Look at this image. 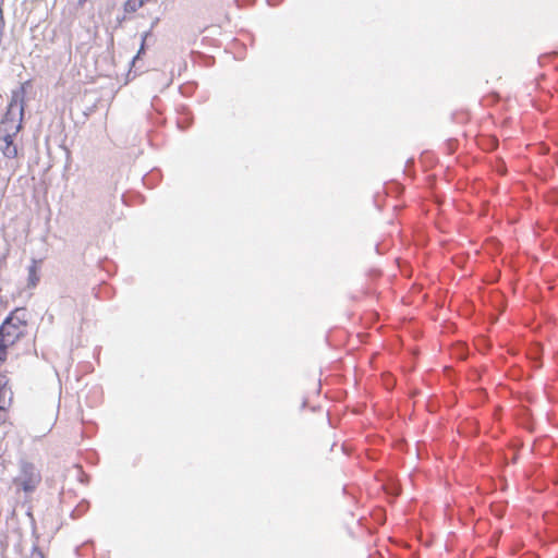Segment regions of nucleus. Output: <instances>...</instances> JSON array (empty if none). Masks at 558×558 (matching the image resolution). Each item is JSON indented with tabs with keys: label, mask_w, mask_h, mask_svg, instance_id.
<instances>
[{
	"label": "nucleus",
	"mask_w": 558,
	"mask_h": 558,
	"mask_svg": "<svg viewBox=\"0 0 558 558\" xmlns=\"http://www.w3.org/2000/svg\"><path fill=\"white\" fill-rule=\"evenodd\" d=\"M28 311L26 307L13 308L0 324V337L15 344L27 333Z\"/></svg>",
	"instance_id": "nucleus-1"
},
{
	"label": "nucleus",
	"mask_w": 558,
	"mask_h": 558,
	"mask_svg": "<svg viewBox=\"0 0 558 558\" xmlns=\"http://www.w3.org/2000/svg\"><path fill=\"white\" fill-rule=\"evenodd\" d=\"M19 465L20 474L13 478V484L25 494H33L41 482L40 472L25 459H21Z\"/></svg>",
	"instance_id": "nucleus-2"
},
{
	"label": "nucleus",
	"mask_w": 558,
	"mask_h": 558,
	"mask_svg": "<svg viewBox=\"0 0 558 558\" xmlns=\"http://www.w3.org/2000/svg\"><path fill=\"white\" fill-rule=\"evenodd\" d=\"M24 116L19 114V107L7 105L5 111L0 120V133L19 135L23 129Z\"/></svg>",
	"instance_id": "nucleus-3"
},
{
	"label": "nucleus",
	"mask_w": 558,
	"mask_h": 558,
	"mask_svg": "<svg viewBox=\"0 0 558 558\" xmlns=\"http://www.w3.org/2000/svg\"><path fill=\"white\" fill-rule=\"evenodd\" d=\"M17 136L7 132L0 133V153L4 158L15 159L19 156Z\"/></svg>",
	"instance_id": "nucleus-4"
},
{
	"label": "nucleus",
	"mask_w": 558,
	"mask_h": 558,
	"mask_svg": "<svg viewBox=\"0 0 558 558\" xmlns=\"http://www.w3.org/2000/svg\"><path fill=\"white\" fill-rule=\"evenodd\" d=\"M31 86L32 81L27 80L21 83V85L17 88L12 89L11 92V97L8 104L14 107H19V114L21 116H25V95L27 93L28 87Z\"/></svg>",
	"instance_id": "nucleus-5"
},
{
	"label": "nucleus",
	"mask_w": 558,
	"mask_h": 558,
	"mask_svg": "<svg viewBox=\"0 0 558 558\" xmlns=\"http://www.w3.org/2000/svg\"><path fill=\"white\" fill-rule=\"evenodd\" d=\"M487 302L490 304V306L494 310V313L490 314V316H492L490 320L493 324H495L498 320L499 316L506 311V307H507L506 296L499 291H492L487 295Z\"/></svg>",
	"instance_id": "nucleus-6"
},
{
	"label": "nucleus",
	"mask_w": 558,
	"mask_h": 558,
	"mask_svg": "<svg viewBox=\"0 0 558 558\" xmlns=\"http://www.w3.org/2000/svg\"><path fill=\"white\" fill-rule=\"evenodd\" d=\"M149 39H154V34L150 33V31H145L141 35L140 48H138L136 54L132 58V60L130 62V70H129V73H128L129 77L131 76V74H133V77H135L137 75L136 63L142 58V56H144L146 53V50H147V47H148L147 43H148Z\"/></svg>",
	"instance_id": "nucleus-7"
},
{
	"label": "nucleus",
	"mask_w": 558,
	"mask_h": 558,
	"mask_svg": "<svg viewBox=\"0 0 558 558\" xmlns=\"http://www.w3.org/2000/svg\"><path fill=\"white\" fill-rule=\"evenodd\" d=\"M13 399V392L9 387V378L0 372V411H7Z\"/></svg>",
	"instance_id": "nucleus-8"
},
{
	"label": "nucleus",
	"mask_w": 558,
	"mask_h": 558,
	"mask_svg": "<svg viewBox=\"0 0 558 558\" xmlns=\"http://www.w3.org/2000/svg\"><path fill=\"white\" fill-rule=\"evenodd\" d=\"M177 112H178V116H179V118L177 120V126L181 131H185L194 122L193 113H192V111L190 110V108L186 105H180L177 108Z\"/></svg>",
	"instance_id": "nucleus-9"
},
{
	"label": "nucleus",
	"mask_w": 558,
	"mask_h": 558,
	"mask_svg": "<svg viewBox=\"0 0 558 558\" xmlns=\"http://www.w3.org/2000/svg\"><path fill=\"white\" fill-rule=\"evenodd\" d=\"M517 423L529 432L534 429V422L531 411L526 407H521L515 413Z\"/></svg>",
	"instance_id": "nucleus-10"
},
{
	"label": "nucleus",
	"mask_w": 558,
	"mask_h": 558,
	"mask_svg": "<svg viewBox=\"0 0 558 558\" xmlns=\"http://www.w3.org/2000/svg\"><path fill=\"white\" fill-rule=\"evenodd\" d=\"M37 260L33 259L32 264L28 266V278H27V287L34 288L39 282V274H38Z\"/></svg>",
	"instance_id": "nucleus-11"
},
{
	"label": "nucleus",
	"mask_w": 558,
	"mask_h": 558,
	"mask_svg": "<svg viewBox=\"0 0 558 558\" xmlns=\"http://www.w3.org/2000/svg\"><path fill=\"white\" fill-rule=\"evenodd\" d=\"M474 345L481 353H487L492 348V341L484 335H480L474 339Z\"/></svg>",
	"instance_id": "nucleus-12"
},
{
	"label": "nucleus",
	"mask_w": 558,
	"mask_h": 558,
	"mask_svg": "<svg viewBox=\"0 0 558 558\" xmlns=\"http://www.w3.org/2000/svg\"><path fill=\"white\" fill-rule=\"evenodd\" d=\"M526 355L530 361V364L534 368H539L542 366V351L539 348L536 347V348L530 349L527 351Z\"/></svg>",
	"instance_id": "nucleus-13"
},
{
	"label": "nucleus",
	"mask_w": 558,
	"mask_h": 558,
	"mask_svg": "<svg viewBox=\"0 0 558 558\" xmlns=\"http://www.w3.org/2000/svg\"><path fill=\"white\" fill-rule=\"evenodd\" d=\"M89 501L86 500V499H83L78 502V505L71 511V514L70 517L72 519H78L81 518L83 514H85L88 509H89Z\"/></svg>",
	"instance_id": "nucleus-14"
},
{
	"label": "nucleus",
	"mask_w": 558,
	"mask_h": 558,
	"mask_svg": "<svg viewBox=\"0 0 558 558\" xmlns=\"http://www.w3.org/2000/svg\"><path fill=\"white\" fill-rule=\"evenodd\" d=\"M14 344L8 342L2 337H0V366L8 360L9 349Z\"/></svg>",
	"instance_id": "nucleus-15"
},
{
	"label": "nucleus",
	"mask_w": 558,
	"mask_h": 558,
	"mask_svg": "<svg viewBox=\"0 0 558 558\" xmlns=\"http://www.w3.org/2000/svg\"><path fill=\"white\" fill-rule=\"evenodd\" d=\"M142 5V0H126L123 4V10L125 13H134Z\"/></svg>",
	"instance_id": "nucleus-16"
},
{
	"label": "nucleus",
	"mask_w": 558,
	"mask_h": 558,
	"mask_svg": "<svg viewBox=\"0 0 558 558\" xmlns=\"http://www.w3.org/2000/svg\"><path fill=\"white\" fill-rule=\"evenodd\" d=\"M155 179L159 180V173L151 172V173L145 174L143 177V183L147 187L153 189L156 185V182L155 181L153 182V180H155Z\"/></svg>",
	"instance_id": "nucleus-17"
},
{
	"label": "nucleus",
	"mask_w": 558,
	"mask_h": 558,
	"mask_svg": "<svg viewBox=\"0 0 558 558\" xmlns=\"http://www.w3.org/2000/svg\"><path fill=\"white\" fill-rule=\"evenodd\" d=\"M506 509H507V502H501L498 505H494L492 507L493 513L495 514V517H498V518H502L505 515Z\"/></svg>",
	"instance_id": "nucleus-18"
},
{
	"label": "nucleus",
	"mask_w": 558,
	"mask_h": 558,
	"mask_svg": "<svg viewBox=\"0 0 558 558\" xmlns=\"http://www.w3.org/2000/svg\"><path fill=\"white\" fill-rule=\"evenodd\" d=\"M77 481L84 485L90 482V475L84 472L82 466H77Z\"/></svg>",
	"instance_id": "nucleus-19"
},
{
	"label": "nucleus",
	"mask_w": 558,
	"mask_h": 558,
	"mask_svg": "<svg viewBox=\"0 0 558 558\" xmlns=\"http://www.w3.org/2000/svg\"><path fill=\"white\" fill-rule=\"evenodd\" d=\"M31 558H46L44 551L39 548L36 543H33Z\"/></svg>",
	"instance_id": "nucleus-20"
},
{
	"label": "nucleus",
	"mask_w": 558,
	"mask_h": 558,
	"mask_svg": "<svg viewBox=\"0 0 558 558\" xmlns=\"http://www.w3.org/2000/svg\"><path fill=\"white\" fill-rule=\"evenodd\" d=\"M446 147L449 154H453L457 149V141L454 138L447 140Z\"/></svg>",
	"instance_id": "nucleus-21"
},
{
	"label": "nucleus",
	"mask_w": 558,
	"mask_h": 558,
	"mask_svg": "<svg viewBox=\"0 0 558 558\" xmlns=\"http://www.w3.org/2000/svg\"><path fill=\"white\" fill-rule=\"evenodd\" d=\"M32 537L34 538V543H36L38 545L39 534L37 533L35 519H33V524H32Z\"/></svg>",
	"instance_id": "nucleus-22"
},
{
	"label": "nucleus",
	"mask_w": 558,
	"mask_h": 558,
	"mask_svg": "<svg viewBox=\"0 0 558 558\" xmlns=\"http://www.w3.org/2000/svg\"><path fill=\"white\" fill-rule=\"evenodd\" d=\"M187 88H189V87H186V86H181V87H180V93H181L182 95H184V96H190V95H191V93H192V89L190 90V89H187Z\"/></svg>",
	"instance_id": "nucleus-23"
},
{
	"label": "nucleus",
	"mask_w": 558,
	"mask_h": 558,
	"mask_svg": "<svg viewBox=\"0 0 558 558\" xmlns=\"http://www.w3.org/2000/svg\"><path fill=\"white\" fill-rule=\"evenodd\" d=\"M159 23V17H155L151 23H150V27L147 29V31H150V33H153V29L157 26V24Z\"/></svg>",
	"instance_id": "nucleus-24"
},
{
	"label": "nucleus",
	"mask_w": 558,
	"mask_h": 558,
	"mask_svg": "<svg viewBox=\"0 0 558 558\" xmlns=\"http://www.w3.org/2000/svg\"><path fill=\"white\" fill-rule=\"evenodd\" d=\"M125 19H126V17H125V14H123V15H121V16H120V15H118V16H117V23H118V25H121V24L125 21Z\"/></svg>",
	"instance_id": "nucleus-25"
},
{
	"label": "nucleus",
	"mask_w": 558,
	"mask_h": 558,
	"mask_svg": "<svg viewBox=\"0 0 558 558\" xmlns=\"http://www.w3.org/2000/svg\"><path fill=\"white\" fill-rule=\"evenodd\" d=\"M282 0H267L268 4L271 7L278 5Z\"/></svg>",
	"instance_id": "nucleus-26"
},
{
	"label": "nucleus",
	"mask_w": 558,
	"mask_h": 558,
	"mask_svg": "<svg viewBox=\"0 0 558 558\" xmlns=\"http://www.w3.org/2000/svg\"><path fill=\"white\" fill-rule=\"evenodd\" d=\"M306 407H307V398H304L302 401V404H301V410L306 409Z\"/></svg>",
	"instance_id": "nucleus-27"
},
{
	"label": "nucleus",
	"mask_w": 558,
	"mask_h": 558,
	"mask_svg": "<svg viewBox=\"0 0 558 558\" xmlns=\"http://www.w3.org/2000/svg\"><path fill=\"white\" fill-rule=\"evenodd\" d=\"M26 515L31 519V524H33V519H35V518H34L31 509L26 512Z\"/></svg>",
	"instance_id": "nucleus-28"
},
{
	"label": "nucleus",
	"mask_w": 558,
	"mask_h": 558,
	"mask_svg": "<svg viewBox=\"0 0 558 558\" xmlns=\"http://www.w3.org/2000/svg\"><path fill=\"white\" fill-rule=\"evenodd\" d=\"M375 251H376V253H377V254H383V251H381V248H380V244H378V243H377V244L375 245Z\"/></svg>",
	"instance_id": "nucleus-29"
},
{
	"label": "nucleus",
	"mask_w": 558,
	"mask_h": 558,
	"mask_svg": "<svg viewBox=\"0 0 558 558\" xmlns=\"http://www.w3.org/2000/svg\"><path fill=\"white\" fill-rule=\"evenodd\" d=\"M372 276H375V277L379 276V271L378 270H372Z\"/></svg>",
	"instance_id": "nucleus-30"
},
{
	"label": "nucleus",
	"mask_w": 558,
	"mask_h": 558,
	"mask_svg": "<svg viewBox=\"0 0 558 558\" xmlns=\"http://www.w3.org/2000/svg\"><path fill=\"white\" fill-rule=\"evenodd\" d=\"M553 202L558 205V194H556L555 199H553Z\"/></svg>",
	"instance_id": "nucleus-31"
},
{
	"label": "nucleus",
	"mask_w": 558,
	"mask_h": 558,
	"mask_svg": "<svg viewBox=\"0 0 558 558\" xmlns=\"http://www.w3.org/2000/svg\"><path fill=\"white\" fill-rule=\"evenodd\" d=\"M544 59V56L538 57V62L542 63Z\"/></svg>",
	"instance_id": "nucleus-32"
},
{
	"label": "nucleus",
	"mask_w": 558,
	"mask_h": 558,
	"mask_svg": "<svg viewBox=\"0 0 558 558\" xmlns=\"http://www.w3.org/2000/svg\"><path fill=\"white\" fill-rule=\"evenodd\" d=\"M505 168H506V165L502 163V169L500 170L501 173L505 172V170H506Z\"/></svg>",
	"instance_id": "nucleus-33"
},
{
	"label": "nucleus",
	"mask_w": 558,
	"mask_h": 558,
	"mask_svg": "<svg viewBox=\"0 0 558 558\" xmlns=\"http://www.w3.org/2000/svg\"><path fill=\"white\" fill-rule=\"evenodd\" d=\"M121 199H122L123 203H125L124 195L121 196Z\"/></svg>",
	"instance_id": "nucleus-34"
},
{
	"label": "nucleus",
	"mask_w": 558,
	"mask_h": 558,
	"mask_svg": "<svg viewBox=\"0 0 558 558\" xmlns=\"http://www.w3.org/2000/svg\"><path fill=\"white\" fill-rule=\"evenodd\" d=\"M1 304H3V300H2V299H1V301H0V305H1Z\"/></svg>",
	"instance_id": "nucleus-35"
}]
</instances>
